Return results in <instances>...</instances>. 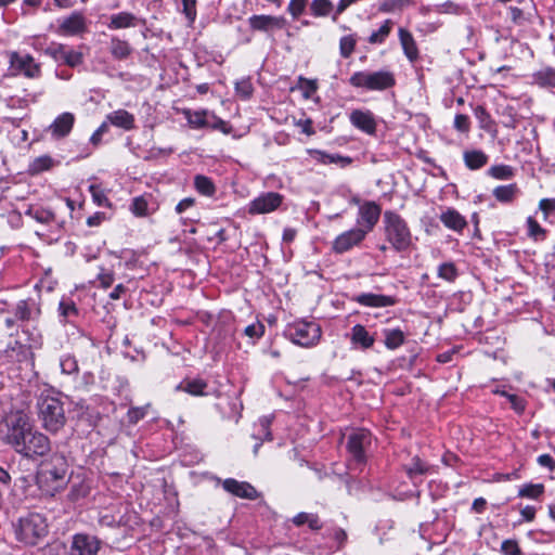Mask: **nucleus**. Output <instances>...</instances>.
Segmentation results:
<instances>
[{
  "label": "nucleus",
  "instance_id": "obj_1",
  "mask_svg": "<svg viewBox=\"0 0 555 555\" xmlns=\"http://www.w3.org/2000/svg\"><path fill=\"white\" fill-rule=\"evenodd\" d=\"M5 442L26 459L44 456L51 450L48 436L29 423L24 415H18L9 426Z\"/></svg>",
  "mask_w": 555,
  "mask_h": 555
},
{
  "label": "nucleus",
  "instance_id": "obj_2",
  "mask_svg": "<svg viewBox=\"0 0 555 555\" xmlns=\"http://www.w3.org/2000/svg\"><path fill=\"white\" fill-rule=\"evenodd\" d=\"M383 235L389 247L396 253L409 251L413 243V234L406 220L395 210H385L383 212ZM380 251H386L388 246L382 244L378 246Z\"/></svg>",
  "mask_w": 555,
  "mask_h": 555
},
{
  "label": "nucleus",
  "instance_id": "obj_3",
  "mask_svg": "<svg viewBox=\"0 0 555 555\" xmlns=\"http://www.w3.org/2000/svg\"><path fill=\"white\" fill-rule=\"evenodd\" d=\"M352 202L358 204L356 224L349 229V248L360 245L366 235L371 233L378 223L382 216V206L374 201H360L357 197Z\"/></svg>",
  "mask_w": 555,
  "mask_h": 555
},
{
  "label": "nucleus",
  "instance_id": "obj_4",
  "mask_svg": "<svg viewBox=\"0 0 555 555\" xmlns=\"http://www.w3.org/2000/svg\"><path fill=\"white\" fill-rule=\"evenodd\" d=\"M373 436L369 429L354 428L349 431V478L365 472L372 453Z\"/></svg>",
  "mask_w": 555,
  "mask_h": 555
},
{
  "label": "nucleus",
  "instance_id": "obj_5",
  "mask_svg": "<svg viewBox=\"0 0 555 555\" xmlns=\"http://www.w3.org/2000/svg\"><path fill=\"white\" fill-rule=\"evenodd\" d=\"M37 409L42 427L50 434H56L65 426L67 418L59 397L42 392L38 398Z\"/></svg>",
  "mask_w": 555,
  "mask_h": 555
},
{
  "label": "nucleus",
  "instance_id": "obj_6",
  "mask_svg": "<svg viewBox=\"0 0 555 555\" xmlns=\"http://www.w3.org/2000/svg\"><path fill=\"white\" fill-rule=\"evenodd\" d=\"M16 539L27 545H36L48 534L46 518L38 513H29L13 524Z\"/></svg>",
  "mask_w": 555,
  "mask_h": 555
},
{
  "label": "nucleus",
  "instance_id": "obj_7",
  "mask_svg": "<svg viewBox=\"0 0 555 555\" xmlns=\"http://www.w3.org/2000/svg\"><path fill=\"white\" fill-rule=\"evenodd\" d=\"M349 83L354 88L365 91H386L397 83L396 75L391 70L356 72L349 78Z\"/></svg>",
  "mask_w": 555,
  "mask_h": 555
},
{
  "label": "nucleus",
  "instance_id": "obj_8",
  "mask_svg": "<svg viewBox=\"0 0 555 555\" xmlns=\"http://www.w3.org/2000/svg\"><path fill=\"white\" fill-rule=\"evenodd\" d=\"M284 335L296 345L310 347L319 341L321 327L313 321L299 320L288 324Z\"/></svg>",
  "mask_w": 555,
  "mask_h": 555
},
{
  "label": "nucleus",
  "instance_id": "obj_9",
  "mask_svg": "<svg viewBox=\"0 0 555 555\" xmlns=\"http://www.w3.org/2000/svg\"><path fill=\"white\" fill-rule=\"evenodd\" d=\"M518 5L507 8L511 22L516 26L531 25L538 15V10L532 0H518Z\"/></svg>",
  "mask_w": 555,
  "mask_h": 555
},
{
  "label": "nucleus",
  "instance_id": "obj_10",
  "mask_svg": "<svg viewBox=\"0 0 555 555\" xmlns=\"http://www.w3.org/2000/svg\"><path fill=\"white\" fill-rule=\"evenodd\" d=\"M68 465L64 455L54 453L50 461L44 463L41 468V476L47 480H52L63 485L67 475Z\"/></svg>",
  "mask_w": 555,
  "mask_h": 555
},
{
  "label": "nucleus",
  "instance_id": "obj_11",
  "mask_svg": "<svg viewBox=\"0 0 555 555\" xmlns=\"http://www.w3.org/2000/svg\"><path fill=\"white\" fill-rule=\"evenodd\" d=\"M283 202V196L276 192L260 194L248 204L250 215L269 214L278 209Z\"/></svg>",
  "mask_w": 555,
  "mask_h": 555
},
{
  "label": "nucleus",
  "instance_id": "obj_12",
  "mask_svg": "<svg viewBox=\"0 0 555 555\" xmlns=\"http://www.w3.org/2000/svg\"><path fill=\"white\" fill-rule=\"evenodd\" d=\"M44 53L52 57L55 62L76 67L82 63V54L72 49H67L65 44L52 42L44 50Z\"/></svg>",
  "mask_w": 555,
  "mask_h": 555
},
{
  "label": "nucleus",
  "instance_id": "obj_13",
  "mask_svg": "<svg viewBox=\"0 0 555 555\" xmlns=\"http://www.w3.org/2000/svg\"><path fill=\"white\" fill-rule=\"evenodd\" d=\"M248 25L253 31H261L269 34L275 29H282L286 26L287 21L284 16L274 15H251L248 17Z\"/></svg>",
  "mask_w": 555,
  "mask_h": 555
},
{
  "label": "nucleus",
  "instance_id": "obj_14",
  "mask_svg": "<svg viewBox=\"0 0 555 555\" xmlns=\"http://www.w3.org/2000/svg\"><path fill=\"white\" fill-rule=\"evenodd\" d=\"M10 65L13 70L22 73L27 78H37L40 76V65L37 64L29 54L20 55L17 52H12L10 55Z\"/></svg>",
  "mask_w": 555,
  "mask_h": 555
},
{
  "label": "nucleus",
  "instance_id": "obj_15",
  "mask_svg": "<svg viewBox=\"0 0 555 555\" xmlns=\"http://www.w3.org/2000/svg\"><path fill=\"white\" fill-rule=\"evenodd\" d=\"M349 119L351 124L367 135H375L377 130V122L375 115L370 109H353Z\"/></svg>",
  "mask_w": 555,
  "mask_h": 555
},
{
  "label": "nucleus",
  "instance_id": "obj_16",
  "mask_svg": "<svg viewBox=\"0 0 555 555\" xmlns=\"http://www.w3.org/2000/svg\"><path fill=\"white\" fill-rule=\"evenodd\" d=\"M100 545L101 542L96 537L77 533L73 537L72 550L76 555H96Z\"/></svg>",
  "mask_w": 555,
  "mask_h": 555
},
{
  "label": "nucleus",
  "instance_id": "obj_17",
  "mask_svg": "<svg viewBox=\"0 0 555 555\" xmlns=\"http://www.w3.org/2000/svg\"><path fill=\"white\" fill-rule=\"evenodd\" d=\"M86 30V18L80 12H73L60 21L57 34L62 36H75Z\"/></svg>",
  "mask_w": 555,
  "mask_h": 555
},
{
  "label": "nucleus",
  "instance_id": "obj_18",
  "mask_svg": "<svg viewBox=\"0 0 555 555\" xmlns=\"http://www.w3.org/2000/svg\"><path fill=\"white\" fill-rule=\"evenodd\" d=\"M353 301L372 308H384L391 307L398 304V298L396 296L383 295V294H373V293H363L352 298Z\"/></svg>",
  "mask_w": 555,
  "mask_h": 555
},
{
  "label": "nucleus",
  "instance_id": "obj_19",
  "mask_svg": "<svg viewBox=\"0 0 555 555\" xmlns=\"http://www.w3.org/2000/svg\"><path fill=\"white\" fill-rule=\"evenodd\" d=\"M222 487L227 492L238 498L255 500L258 496L257 490L246 481L228 478L223 481Z\"/></svg>",
  "mask_w": 555,
  "mask_h": 555
},
{
  "label": "nucleus",
  "instance_id": "obj_20",
  "mask_svg": "<svg viewBox=\"0 0 555 555\" xmlns=\"http://www.w3.org/2000/svg\"><path fill=\"white\" fill-rule=\"evenodd\" d=\"M75 124V116L69 112L62 113L50 125L49 131L55 139H63L67 137Z\"/></svg>",
  "mask_w": 555,
  "mask_h": 555
},
{
  "label": "nucleus",
  "instance_id": "obj_21",
  "mask_svg": "<svg viewBox=\"0 0 555 555\" xmlns=\"http://www.w3.org/2000/svg\"><path fill=\"white\" fill-rule=\"evenodd\" d=\"M439 220L447 229L459 234H462L464 229L467 227L466 218L452 207L443 210L439 216Z\"/></svg>",
  "mask_w": 555,
  "mask_h": 555
},
{
  "label": "nucleus",
  "instance_id": "obj_22",
  "mask_svg": "<svg viewBox=\"0 0 555 555\" xmlns=\"http://www.w3.org/2000/svg\"><path fill=\"white\" fill-rule=\"evenodd\" d=\"M398 37L405 57L411 63L416 62L420 59V50L412 33L406 28L400 27Z\"/></svg>",
  "mask_w": 555,
  "mask_h": 555
},
{
  "label": "nucleus",
  "instance_id": "obj_23",
  "mask_svg": "<svg viewBox=\"0 0 555 555\" xmlns=\"http://www.w3.org/2000/svg\"><path fill=\"white\" fill-rule=\"evenodd\" d=\"M531 85L540 89H555V67L546 65L531 74Z\"/></svg>",
  "mask_w": 555,
  "mask_h": 555
},
{
  "label": "nucleus",
  "instance_id": "obj_24",
  "mask_svg": "<svg viewBox=\"0 0 555 555\" xmlns=\"http://www.w3.org/2000/svg\"><path fill=\"white\" fill-rule=\"evenodd\" d=\"M463 163L468 170L477 171L489 163V155L479 149L465 150Z\"/></svg>",
  "mask_w": 555,
  "mask_h": 555
},
{
  "label": "nucleus",
  "instance_id": "obj_25",
  "mask_svg": "<svg viewBox=\"0 0 555 555\" xmlns=\"http://www.w3.org/2000/svg\"><path fill=\"white\" fill-rule=\"evenodd\" d=\"M403 472L408 476V478L416 485V479L418 476L427 475L431 472V466L422 460L418 455H414L411 459L410 464H405L402 466Z\"/></svg>",
  "mask_w": 555,
  "mask_h": 555
},
{
  "label": "nucleus",
  "instance_id": "obj_26",
  "mask_svg": "<svg viewBox=\"0 0 555 555\" xmlns=\"http://www.w3.org/2000/svg\"><path fill=\"white\" fill-rule=\"evenodd\" d=\"M470 106H473L470 104ZM473 108L475 118L478 121V127L487 133L496 134V122L483 104L476 105Z\"/></svg>",
  "mask_w": 555,
  "mask_h": 555
},
{
  "label": "nucleus",
  "instance_id": "obj_27",
  "mask_svg": "<svg viewBox=\"0 0 555 555\" xmlns=\"http://www.w3.org/2000/svg\"><path fill=\"white\" fill-rule=\"evenodd\" d=\"M40 313L35 300H20L14 309L15 318L21 322H26L35 319Z\"/></svg>",
  "mask_w": 555,
  "mask_h": 555
},
{
  "label": "nucleus",
  "instance_id": "obj_28",
  "mask_svg": "<svg viewBox=\"0 0 555 555\" xmlns=\"http://www.w3.org/2000/svg\"><path fill=\"white\" fill-rule=\"evenodd\" d=\"M520 190L517 183H509L505 185H498L493 189V197L501 204H512L518 196Z\"/></svg>",
  "mask_w": 555,
  "mask_h": 555
},
{
  "label": "nucleus",
  "instance_id": "obj_29",
  "mask_svg": "<svg viewBox=\"0 0 555 555\" xmlns=\"http://www.w3.org/2000/svg\"><path fill=\"white\" fill-rule=\"evenodd\" d=\"M106 120L113 126L124 130L134 128V116L126 109H117L106 116Z\"/></svg>",
  "mask_w": 555,
  "mask_h": 555
},
{
  "label": "nucleus",
  "instance_id": "obj_30",
  "mask_svg": "<svg viewBox=\"0 0 555 555\" xmlns=\"http://www.w3.org/2000/svg\"><path fill=\"white\" fill-rule=\"evenodd\" d=\"M351 341L362 349H370L375 343V337L363 325L357 324L352 327Z\"/></svg>",
  "mask_w": 555,
  "mask_h": 555
},
{
  "label": "nucleus",
  "instance_id": "obj_31",
  "mask_svg": "<svg viewBox=\"0 0 555 555\" xmlns=\"http://www.w3.org/2000/svg\"><path fill=\"white\" fill-rule=\"evenodd\" d=\"M138 18L130 12H119L109 16L107 27L109 29H122L137 26Z\"/></svg>",
  "mask_w": 555,
  "mask_h": 555
},
{
  "label": "nucleus",
  "instance_id": "obj_32",
  "mask_svg": "<svg viewBox=\"0 0 555 555\" xmlns=\"http://www.w3.org/2000/svg\"><path fill=\"white\" fill-rule=\"evenodd\" d=\"M109 52L115 60H126L132 53V48L128 41L118 37H112L109 42Z\"/></svg>",
  "mask_w": 555,
  "mask_h": 555
},
{
  "label": "nucleus",
  "instance_id": "obj_33",
  "mask_svg": "<svg viewBox=\"0 0 555 555\" xmlns=\"http://www.w3.org/2000/svg\"><path fill=\"white\" fill-rule=\"evenodd\" d=\"M385 347L395 350L405 341V334L400 328H385L383 331Z\"/></svg>",
  "mask_w": 555,
  "mask_h": 555
},
{
  "label": "nucleus",
  "instance_id": "obj_34",
  "mask_svg": "<svg viewBox=\"0 0 555 555\" xmlns=\"http://www.w3.org/2000/svg\"><path fill=\"white\" fill-rule=\"evenodd\" d=\"M207 387V383L201 378L195 379H184L178 386V390L185 391L192 396H204L205 388Z\"/></svg>",
  "mask_w": 555,
  "mask_h": 555
},
{
  "label": "nucleus",
  "instance_id": "obj_35",
  "mask_svg": "<svg viewBox=\"0 0 555 555\" xmlns=\"http://www.w3.org/2000/svg\"><path fill=\"white\" fill-rule=\"evenodd\" d=\"M545 493V486L543 483H532L528 482L522 485L517 495L519 498L530 499V500H540Z\"/></svg>",
  "mask_w": 555,
  "mask_h": 555
},
{
  "label": "nucleus",
  "instance_id": "obj_36",
  "mask_svg": "<svg viewBox=\"0 0 555 555\" xmlns=\"http://www.w3.org/2000/svg\"><path fill=\"white\" fill-rule=\"evenodd\" d=\"M395 23L390 18H387L384 21V23L382 24V26L373 31L367 41L371 43V44H382L386 41V39L388 38V36L390 35L391 30H392V27H393Z\"/></svg>",
  "mask_w": 555,
  "mask_h": 555
},
{
  "label": "nucleus",
  "instance_id": "obj_37",
  "mask_svg": "<svg viewBox=\"0 0 555 555\" xmlns=\"http://www.w3.org/2000/svg\"><path fill=\"white\" fill-rule=\"evenodd\" d=\"M415 4V0H383L379 3L378 11L382 13H395Z\"/></svg>",
  "mask_w": 555,
  "mask_h": 555
},
{
  "label": "nucleus",
  "instance_id": "obj_38",
  "mask_svg": "<svg viewBox=\"0 0 555 555\" xmlns=\"http://www.w3.org/2000/svg\"><path fill=\"white\" fill-rule=\"evenodd\" d=\"M487 175L495 180H511L515 177V169L511 165L498 164L492 165L487 170Z\"/></svg>",
  "mask_w": 555,
  "mask_h": 555
},
{
  "label": "nucleus",
  "instance_id": "obj_39",
  "mask_svg": "<svg viewBox=\"0 0 555 555\" xmlns=\"http://www.w3.org/2000/svg\"><path fill=\"white\" fill-rule=\"evenodd\" d=\"M293 524L297 527L308 525L311 530H320L322 525L317 514L301 512L293 517Z\"/></svg>",
  "mask_w": 555,
  "mask_h": 555
},
{
  "label": "nucleus",
  "instance_id": "obj_40",
  "mask_svg": "<svg viewBox=\"0 0 555 555\" xmlns=\"http://www.w3.org/2000/svg\"><path fill=\"white\" fill-rule=\"evenodd\" d=\"M527 234L533 241H544L547 235V230L540 225V223L532 217L529 216L526 220Z\"/></svg>",
  "mask_w": 555,
  "mask_h": 555
},
{
  "label": "nucleus",
  "instance_id": "obj_41",
  "mask_svg": "<svg viewBox=\"0 0 555 555\" xmlns=\"http://www.w3.org/2000/svg\"><path fill=\"white\" fill-rule=\"evenodd\" d=\"M194 185L197 192L205 196H212L216 192V186L212 180L206 176H195Z\"/></svg>",
  "mask_w": 555,
  "mask_h": 555
},
{
  "label": "nucleus",
  "instance_id": "obj_42",
  "mask_svg": "<svg viewBox=\"0 0 555 555\" xmlns=\"http://www.w3.org/2000/svg\"><path fill=\"white\" fill-rule=\"evenodd\" d=\"M184 115H185V118L188 119L189 125L192 128L201 129V128L208 127L206 111L191 112L188 109L184 112Z\"/></svg>",
  "mask_w": 555,
  "mask_h": 555
},
{
  "label": "nucleus",
  "instance_id": "obj_43",
  "mask_svg": "<svg viewBox=\"0 0 555 555\" xmlns=\"http://www.w3.org/2000/svg\"><path fill=\"white\" fill-rule=\"evenodd\" d=\"M437 275L449 283H453L459 276V270L454 262H443L438 267Z\"/></svg>",
  "mask_w": 555,
  "mask_h": 555
},
{
  "label": "nucleus",
  "instance_id": "obj_44",
  "mask_svg": "<svg viewBox=\"0 0 555 555\" xmlns=\"http://www.w3.org/2000/svg\"><path fill=\"white\" fill-rule=\"evenodd\" d=\"M54 160L48 155L39 156L35 158L29 165V172L31 175H38L42 171L49 170L53 167Z\"/></svg>",
  "mask_w": 555,
  "mask_h": 555
},
{
  "label": "nucleus",
  "instance_id": "obj_45",
  "mask_svg": "<svg viewBox=\"0 0 555 555\" xmlns=\"http://www.w3.org/2000/svg\"><path fill=\"white\" fill-rule=\"evenodd\" d=\"M26 215L30 216L31 218H34L35 220H37L38 222L43 223V224H49L55 218L53 211H51L50 209H47V208H41V207H37V208L30 207L26 211Z\"/></svg>",
  "mask_w": 555,
  "mask_h": 555
},
{
  "label": "nucleus",
  "instance_id": "obj_46",
  "mask_svg": "<svg viewBox=\"0 0 555 555\" xmlns=\"http://www.w3.org/2000/svg\"><path fill=\"white\" fill-rule=\"evenodd\" d=\"M60 367L63 374L77 375L79 372L78 362L75 357L65 354L60 359Z\"/></svg>",
  "mask_w": 555,
  "mask_h": 555
},
{
  "label": "nucleus",
  "instance_id": "obj_47",
  "mask_svg": "<svg viewBox=\"0 0 555 555\" xmlns=\"http://www.w3.org/2000/svg\"><path fill=\"white\" fill-rule=\"evenodd\" d=\"M59 312L64 320H69L72 317L78 315V309L75 302L70 299H62L59 304Z\"/></svg>",
  "mask_w": 555,
  "mask_h": 555
},
{
  "label": "nucleus",
  "instance_id": "obj_48",
  "mask_svg": "<svg viewBox=\"0 0 555 555\" xmlns=\"http://www.w3.org/2000/svg\"><path fill=\"white\" fill-rule=\"evenodd\" d=\"M332 2L330 0H313L310 10L314 16H326L332 11Z\"/></svg>",
  "mask_w": 555,
  "mask_h": 555
},
{
  "label": "nucleus",
  "instance_id": "obj_49",
  "mask_svg": "<svg viewBox=\"0 0 555 555\" xmlns=\"http://www.w3.org/2000/svg\"><path fill=\"white\" fill-rule=\"evenodd\" d=\"M264 334V325L261 322H254L244 328V335L255 344Z\"/></svg>",
  "mask_w": 555,
  "mask_h": 555
},
{
  "label": "nucleus",
  "instance_id": "obj_50",
  "mask_svg": "<svg viewBox=\"0 0 555 555\" xmlns=\"http://www.w3.org/2000/svg\"><path fill=\"white\" fill-rule=\"evenodd\" d=\"M89 192L91 193L93 202L101 207H108L109 201L104 193V191L96 184H91L89 186Z\"/></svg>",
  "mask_w": 555,
  "mask_h": 555
},
{
  "label": "nucleus",
  "instance_id": "obj_51",
  "mask_svg": "<svg viewBox=\"0 0 555 555\" xmlns=\"http://www.w3.org/2000/svg\"><path fill=\"white\" fill-rule=\"evenodd\" d=\"M539 210L542 212L543 220L546 221L550 216L555 214V197L541 198L539 202Z\"/></svg>",
  "mask_w": 555,
  "mask_h": 555
},
{
  "label": "nucleus",
  "instance_id": "obj_52",
  "mask_svg": "<svg viewBox=\"0 0 555 555\" xmlns=\"http://www.w3.org/2000/svg\"><path fill=\"white\" fill-rule=\"evenodd\" d=\"M297 88L302 92L306 99H309L317 91V83L314 80L299 77Z\"/></svg>",
  "mask_w": 555,
  "mask_h": 555
},
{
  "label": "nucleus",
  "instance_id": "obj_53",
  "mask_svg": "<svg viewBox=\"0 0 555 555\" xmlns=\"http://www.w3.org/2000/svg\"><path fill=\"white\" fill-rule=\"evenodd\" d=\"M511 404V408L518 414L521 415L527 408V400L516 393H509L506 398Z\"/></svg>",
  "mask_w": 555,
  "mask_h": 555
},
{
  "label": "nucleus",
  "instance_id": "obj_54",
  "mask_svg": "<svg viewBox=\"0 0 555 555\" xmlns=\"http://www.w3.org/2000/svg\"><path fill=\"white\" fill-rule=\"evenodd\" d=\"M453 127L459 132L468 133L472 128L469 117L465 114H456L454 117Z\"/></svg>",
  "mask_w": 555,
  "mask_h": 555
},
{
  "label": "nucleus",
  "instance_id": "obj_55",
  "mask_svg": "<svg viewBox=\"0 0 555 555\" xmlns=\"http://www.w3.org/2000/svg\"><path fill=\"white\" fill-rule=\"evenodd\" d=\"M235 91L243 100H247L251 96L254 88L249 79H242L235 83Z\"/></svg>",
  "mask_w": 555,
  "mask_h": 555
},
{
  "label": "nucleus",
  "instance_id": "obj_56",
  "mask_svg": "<svg viewBox=\"0 0 555 555\" xmlns=\"http://www.w3.org/2000/svg\"><path fill=\"white\" fill-rule=\"evenodd\" d=\"M501 552L504 555H521V548L518 542L514 539L504 540L501 544Z\"/></svg>",
  "mask_w": 555,
  "mask_h": 555
},
{
  "label": "nucleus",
  "instance_id": "obj_57",
  "mask_svg": "<svg viewBox=\"0 0 555 555\" xmlns=\"http://www.w3.org/2000/svg\"><path fill=\"white\" fill-rule=\"evenodd\" d=\"M306 5L307 0H291L287 7V11L294 18H297L304 13Z\"/></svg>",
  "mask_w": 555,
  "mask_h": 555
},
{
  "label": "nucleus",
  "instance_id": "obj_58",
  "mask_svg": "<svg viewBox=\"0 0 555 555\" xmlns=\"http://www.w3.org/2000/svg\"><path fill=\"white\" fill-rule=\"evenodd\" d=\"M131 211L138 217L145 216L147 214V202L143 197H135L131 204Z\"/></svg>",
  "mask_w": 555,
  "mask_h": 555
},
{
  "label": "nucleus",
  "instance_id": "obj_59",
  "mask_svg": "<svg viewBox=\"0 0 555 555\" xmlns=\"http://www.w3.org/2000/svg\"><path fill=\"white\" fill-rule=\"evenodd\" d=\"M183 14L190 23H193L196 18V0H182Z\"/></svg>",
  "mask_w": 555,
  "mask_h": 555
},
{
  "label": "nucleus",
  "instance_id": "obj_60",
  "mask_svg": "<svg viewBox=\"0 0 555 555\" xmlns=\"http://www.w3.org/2000/svg\"><path fill=\"white\" fill-rule=\"evenodd\" d=\"M98 281L100 286L103 288H108L113 285L115 281V275L112 271H106L104 269L98 274Z\"/></svg>",
  "mask_w": 555,
  "mask_h": 555
},
{
  "label": "nucleus",
  "instance_id": "obj_61",
  "mask_svg": "<svg viewBox=\"0 0 555 555\" xmlns=\"http://www.w3.org/2000/svg\"><path fill=\"white\" fill-rule=\"evenodd\" d=\"M537 463L550 472H555V459L547 453L541 454L537 457Z\"/></svg>",
  "mask_w": 555,
  "mask_h": 555
},
{
  "label": "nucleus",
  "instance_id": "obj_62",
  "mask_svg": "<svg viewBox=\"0 0 555 555\" xmlns=\"http://www.w3.org/2000/svg\"><path fill=\"white\" fill-rule=\"evenodd\" d=\"M519 512L521 516L520 522H532L535 519L537 508L532 505H526L519 508Z\"/></svg>",
  "mask_w": 555,
  "mask_h": 555
},
{
  "label": "nucleus",
  "instance_id": "obj_63",
  "mask_svg": "<svg viewBox=\"0 0 555 555\" xmlns=\"http://www.w3.org/2000/svg\"><path fill=\"white\" fill-rule=\"evenodd\" d=\"M127 416L130 423L135 424L145 416V410L143 408H132L128 411Z\"/></svg>",
  "mask_w": 555,
  "mask_h": 555
},
{
  "label": "nucleus",
  "instance_id": "obj_64",
  "mask_svg": "<svg viewBox=\"0 0 555 555\" xmlns=\"http://www.w3.org/2000/svg\"><path fill=\"white\" fill-rule=\"evenodd\" d=\"M333 248L337 254H343L347 250V233H341L337 236L333 244Z\"/></svg>",
  "mask_w": 555,
  "mask_h": 555
}]
</instances>
